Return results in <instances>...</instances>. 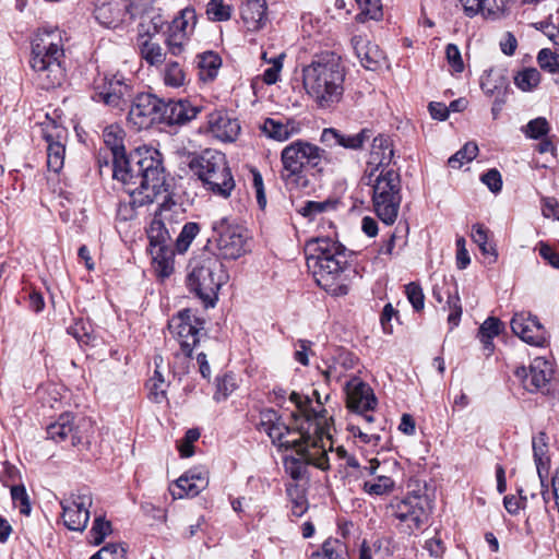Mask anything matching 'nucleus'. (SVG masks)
Masks as SVG:
<instances>
[{"mask_svg": "<svg viewBox=\"0 0 559 559\" xmlns=\"http://www.w3.org/2000/svg\"><path fill=\"white\" fill-rule=\"evenodd\" d=\"M534 461L542 486L548 476L549 456L547 455V435L540 431L532 442Z\"/></svg>", "mask_w": 559, "mask_h": 559, "instance_id": "72a5a7b5", "label": "nucleus"}, {"mask_svg": "<svg viewBox=\"0 0 559 559\" xmlns=\"http://www.w3.org/2000/svg\"><path fill=\"white\" fill-rule=\"evenodd\" d=\"M522 131L527 138L540 139L547 135L549 131V124L545 118L538 117L531 120L525 127H523Z\"/></svg>", "mask_w": 559, "mask_h": 559, "instance_id": "4d7b16f0", "label": "nucleus"}, {"mask_svg": "<svg viewBox=\"0 0 559 559\" xmlns=\"http://www.w3.org/2000/svg\"><path fill=\"white\" fill-rule=\"evenodd\" d=\"M507 8V0H481V15L486 19H499Z\"/></svg>", "mask_w": 559, "mask_h": 559, "instance_id": "680f3d73", "label": "nucleus"}, {"mask_svg": "<svg viewBox=\"0 0 559 559\" xmlns=\"http://www.w3.org/2000/svg\"><path fill=\"white\" fill-rule=\"evenodd\" d=\"M515 377L521 380L524 389L531 393L542 391L552 376L551 364L543 357H536L530 368L522 366L515 369Z\"/></svg>", "mask_w": 559, "mask_h": 559, "instance_id": "6ab92c4d", "label": "nucleus"}, {"mask_svg": "<svg viewBox=\"0 0 559 559\" xmlns=\"http://www.w3.org/2000/svg\"><path fill=\"white\" fill-rule=\"evenodd\" d=\"M147 388L150 391V399L155 403H162L166 400L167 383L163 374L154 371V376L148 380Z\"/></svg>", "mask_w": 559, "mask_h": 559, "instance_id": "864d4df0", "label": "nucleus"}, {"mask_svg": "<svg viewBox=\"0 0 559 559\" xmlns=\"http://www.w3.org/2000/svg\"><path fill=\"white\" fill-rule=\"evenodd\" d=\"M369 131L364 129L355 134H345L334 128H325L321 133V142L326 146H342L349 150L361 148L364 143L369 140Z\"/></svg>", "mask_w": 559, "mask_h": 559, "instance_id": "bb28decb", "label": "nucleus"}, {"mask_svg": "<svg viewBox=\"0 0 559 559\" xmlns=\"http://www.w3.org/2000/svg\"><path fill=\"white\" fill-rule=\"evenodd\" d=\"M124 130L119 124H110L103 130L104 144L110 152L112 176L116 180L130 181V179L133 178V174L138 173V164L134 160V155L140 152L153 151L157 154L158 162L163 163L162 154L154 147H138L127 156L124 148Z\"/></svg>", "mask_w": 559, "mask_h": 559, "instance_id": "9d476101", "label": "nucleus"}, {"mask_svg": "<svg viewBox=\"0 0 559 559\" xmlns=\"http://www.w3.org/2000/svg\"><path fill=\"white\" fill-rule=\"evenodd\" d=\"M136 16L140 19L136 39H146V37L153 38L165 24V20L159 10L144 8L141 0H139Z\"/></svg>", "mask_w": 559, "mask_h": 559, "instance_id": "c85d7f7f", "label": "nucleus"}, {"mask_svg": "<svg viewBox=\"0 0 559 559\" xmlns=\"http://www.w3.org/2000/svg\"><path fill=\"white\" fill-rule=\"evenodd\" d=\"M160 111L162 117L159 122L169 126L185 124L198 116L200 107L193 106L187 99L168 100L167 103L163 100Z\"/></svg>", "mask_w": 559, "mask_h": 559, "instance_id": "393cba45", "label": "nucleus"}, {"mask_svg": "<svg viewBox=\"0 0 559 559\" xmlns=\"http://www.w3.org/2000/svg\"><path fill=\"white\" fill-rule=\"evenodd\" d=\"M129 104L127 121L134 130L140 131L159 123L163 99L151 93H139L133 94Z\"/></svg>", "mask_w": 559, "mask_h": 559, "instance_id": "2eb2a0df", "label": "nucleus"}, {"mask_svg": "<svg viewBox=\"0 0 559 559\" xmlns=\"http://www.w3.org/2000/svg\"><path fill=\"white\" fill-rule=\"evenodd\" d=\"M237 388L234 374H225L217 379L216 392L214 399L216 401L226 400Z\"/></svg>", "mask_w": 559, "mask_h": 559, "instance_id": "13d9d810", "label": "nucleus"}, {"mask_svg": "<svg viewBox=\"0 0 559 559\" xmlns=\"http://www.w3.org/2000/svg\"><path fill=\"white\" fill-rule=\"evenodd\" d=\"M501 329L502 322L495 317H489L481 323L478 330V337L485 348L492 350V340L500 334Z\"/></svg>", "mask_w": 559, "mask_h": 559, "instance_id": "a19ab883", "label": "nucleus"}, {"mask_svg": "<svg viewBox=\"0 0 559 559\" xmlns=\"http://www.w3.org/2000/svg\"><path fill=\"white\" fill-rule=\"evenodd\" d=\"M405 294L415 311L419 312L425 307V295L419 284L412 282L405 286Z\"/></svg>", "mask_w": 559, "mask_h": 559, "instance_id": "052dcab7", "label": "nucleus"}, {"mask_svg": "<svg viewBox=\"0 0 559 559\" xmlns=\"http://www.w3.org/2000/svg\"><path fill=\"white\" fill-rule=\"evenodd\" d=\"M539 67L550 73L559 71V55L548 48L542 49L537 55Z\"/></svg>", "mask_w": 559, "mask_h": 559, "instance_id": "bf43d9fd", "label": "nucleus"}, {"mask_svg": "<svg viewBox=\"0 0 559 559\" xmlns=\"http://www.w3.org/2000/svg\"><path fill=\"white\" fill-rule=\"evenodd\" d=\"M138 173L130 181H120L129 200L119 204L117 216L120 221H130L136 216V209L151 204L163 192H166V176L163 163L153 151H143L134 155Z\"/></svg>", "mask_w": 559, "mask_h": 559, "instance_id": "7ed1b4c3", "label": "nucleus"}, {"mask_svg": "<svg viewBox=\"0 0 559 559\" xmlns=\"http://www.w3.org/2000/svg\"><path fill=\"white\" fill-rule=\"evenodd\" d=\"M93 503L92 492L88 488H79L64 497L61 501L62 521L70 531L83 532L90 520V508Z\"/></svg>", "mask_w": 559, "mask_h": 559, "instance_id": "4468645a", "label": "nucleus"}, {"mask_svg": "<svg viewBox=\"0 0 559 559\" xmlns=\"http://www.w3.org/2000/svg\"><path fill=\"white\" fill-rule=\"evenodd\" d=\"M514 82L520 90L524 92L532 91L539 84L540 73L535 68H527L518 73Z\"/></svg>", "mask_w": 559, "mask_h": 559, "instance_id": "603ef678", "label": "nucleus"}, {"mask_svg": "<svg viewBox=\"0 0 559 559\" xmlns=\"http://www.w3.org/2000/svg\"><path fill=\"white\" fill-rule=\"evenodd\" d=\"M373 175L368 176L373 212L382 223L393 225L402 202L401 176L393 168H382L374 179Z\"/></svg>", "mask_w": 559, "mask_h": 559, "instance_id": "6e6552de", "label": "nucleus"}, {"mask_svg": "<svg viewBox=\"0 0 559 559\" xmlns=\"http://www.w3.org/2000/svg\"><path fill=\"white\" fill-rule=\"evenodd\" d=\"M286 491L292 502V514L297 518L302 516L308 509V503L304 491L298 486H288Z\"/></svg>", "mask_w": 559, "mask_h": 559, "instance_id": "3c124183", "label": "nucleus"}, {"mask_svg": "<svg viewBox=\"0 0 559 559\" xmlns=\"http://www.w3.org/2000/svg\"><path fill=\"white\" fill-rule=\"evenodd\" d=\"M542 213L546 218H555L559 221V203L554 198H544L542 200Z\"/></svg>", "mask_w": 559, "mask_h": 559, "instance_id": "774afa93", "label": "nucleus"}, {"mask_svg": "<svg viewBox=\"0 0 559 559\" xmlns=\"http://www.w3.org/2000/svg\"><path fill=\"white\" fill-rule=\"evenodd\" d=\"M133 84L120 73H105L94 82L93 99L123 111L133 96Z\"/></svg>", "mask_w": 559, "mask_h": 559, "instance_id": "9b49d317", "label": "nucleus"}, {"mask_svg": "<svg viewBox=\"0 0 559 559\" xmlns=\"http://www.w3.org/2000/svg\"><path fill=\"white\" fill-rule=\"evenodd\" d=\"M227 278L223 263L216 258H206L190 262L187 285L206 307H213Z\"/></svg>", "mask_w": 559, "mask_h": 559, "instance_id": "1a4fd4ad", "label": "nucleus"}, {"mask_svg": "<svg viewBox=\"0 0 559 559\" xmlns=\"http://www.w3.org/2000/svg\"><path fill=\"white\" fill-rule=\"evenodd\" d=\"M190 41V36L167 28L165 44L167 51L175 57H181Z\"/></svg>", "mask_w": 559, "mask_h": 559, "instance_id": "79ce46f5", "label": "nucleus"}, {"mask_svg": "<svg viewBox=\"0 0 559 559\" xmlns=\"http://www.w3.org/2000/svg\"><path fill=\"white\" fill-rule=\"evenodd\" d=\"M307 266L316 283L332 296L349 292L350 265L346 248L329 237H318L306 243Z\"/></svg>", "mask_w": 559, "mask_h": 559, "instance_id": "f03ea898", "label": "nucleus"}, {"mask_svg": "<svg viewBox=\"0 0 559 559\" xmlns=\"http://www.w3.org/2000/svg\"><path fill=\"white\" fill-rule=\"evenodd\" d=\"M347 547L337 538L326 539L321 549L313 552L311 559H347Z\"/></svg>", "mask_w": 559, "mask_h": 559, "instance_id": "58836bf2", "label": "nucleus"}, {"mask_svg": "<svg viewBox=\"0 0 559 559\" xmlns=\"http://www.w3.org/2000/svg\"><path fill=\"white\" fill-rule=\"evenodd\" d=\"M41 131L47 143V166L49 170L59 173L64 163L66 147L62 140L66 131L55 123L47 124Z\"/></svg>", "mask_w": 559, "mask_h": 559, "instance_id": "4be33fe9", "label": "nucleus"}, {"mask_svg": "<svg viewBox=\"0 0 559 559\" xmlns=\"http://www.w3.org/2000/svg\"><path fill=\"white\" fill-rule=\"evenodd\" d=\"M210 133L222 142H234L240 133V123L226 110H215L207 117Z\"/></svg>", "mask_w": 559, "mask_h": 559, "instance_id": "5701e85b", "label": "nucleus"}, {"mask_svg": "<svg viewBox=\"0 0 559 559\" xmlns=\"http://www.w3.org/2000/svg\"><path fill=\"white\" fill-rule=\"evenodd\" d=\"M512 332L523 342L536 347L548 345L549 335L537 317L530 312L514 313L510 322Z\"/></svg>", "mask_w": 559, "mask_h": 559, "instance_id": "a211bd4d", "label": "nucleus"}, {"mask_svg": "<svg viewBox=\"0 0 559 559\" xmlns=\"http://www.w3.org/2000/svg\"><path fill=\"white\" fill-rule=\"evenodd\" d=\"M391 514L405 525L408 533L419 530L429 518L430 504L428 498L421 495H407L404 498L394 497L388 504Z\"/></svg>", "mask_w": 559, "mask_h": 559, "instance_id": "f8f14e48", "label": "nucleus"}, {"mask_svg": "<svg viewBox=\"0 0 559 559\" xmlns=\"http://www.w3.org/2000/svg\"><path fill=\"white\" fill-rule=\"evenodd\" d=\"M257 428L259 431L266 433L277 448L295 450V455L284 457L285 472L294 480L307 478L308 466L310 465L322 471L330 467L322 432L310 433L302 429L290 428L282 416L272 408L260 412Z\"/></svg>", "mask_w": 559, "mask_h": 559, "instance_id": "f257e3e1", "label": "nucleus"}, {"mask_svg": "<svg viewBox=\"0 0 559 559\" xmlns=\"http://www.w3.org/2000/svg\"><path fill=\"white\" fill-rule=\"evenodd\" d=\"M198 22V16L193 7H186L181 9L174 17L168 28L182 33L191 37Z\"/></svg>", "mask_w": 559, "mask_h": 559, "instance_id": "4c0bfd02", "label": "nucleus"}, {"mask_svg": "<svg viewBox=\"0 0 559 559\" xmlns=\"http://www.w3.org/2000/svg\"><path fill=\"white\" fill-rule=\"evenodd\" d=\"M47 435L55 442L70 440L73 447L81 443L83 439L80 426L75 424L74 416L71 413L61 414L56 421L48 425Z\"/></svg>", "mask_w": 559, "mask_h": 559, "instance_id": "b1692460", "label": "nucleus"}, {"mask_svg": "<svg viewBox=\"0 0 559 559\" xmlns=\"http://www.w3.org/2000/svg\"><path fill=\"white\" fill-rule=\"evenodd\" d=\"M198 66L202 72H206L207 78H214L222 63L221 57L213 51H205L199 55Z\"/></svg>", "mask_w": 559, "mask_h": 559, "instance_id": "6e6d98bb", "label": "nucleus"}, {"mask_svg": "<svg viewBox=\"0 0 559 559\" xmlns=\"http://www.w3.org/2000/svg\"><path fill=\"white\" fill-rule=\"evenodd\" d=\"M394 155L392 141L384 135L376 136L372 141L370 157L379 167L388 168Z\"/></svg>", "mask_w": 559, "mask_h": 559, "instance_id": "f704fd0d", "label": "nucleus"}, {"mask_svg": "<svg viewBox=\"0 0 559 559\" xmlns=\"http://www.w3.org/2000/svg\"><path fill=\"white\" fill-rule=\"evenodd\" d=\"M153 266L159 277H168L174 271V251L171 248L150 249Z\"/></svg>", "mask_w": 559, "mask_h": 559, "instance_id": "e433bc0d", "label": "nucleus"}, {"mask_svg": "<svg viewBox=\"0 0 559 559\" xmlns=\"http://www.w3.org/2000/svg\"><path fill=\"white\" fill-rule=\"evenodd\" d=\"M381 468L378 459H371L368 464L361 467L360 476H371L372 478L366 479L362 483V491L371 497L390 496L396 489V481L388 475L378 473Z\"/></svg>", "mask_w": 559, "mask_h": 559, "instance_id": "412c9836", "label": "nucleus"}, {"mask_svg": "<svg viewBox=\"0 0 559 559\" xmlns=\"http://www.w3.org/2000/svg\"><path fill=\"white\" fill-rule=\"evenodd\" d=\"M29 63L44 90L62 84L66 79V55L59 29H43L35 35Z\"/></svg>", "mask_w": 559, "mask_h": 559, "instance_id": "39448f33", "label": "nucleus"}, {"mask_svg": "<svg viewBox=\"0 0 559 559\" xmlns=\"http://www.w3.org/2000/svg\"><path fill=\"white\" fill-rule=\"evenodd\" d=\"M478 153V146L475 142H467L460 151L448 159L451 168L459 169L464 163L472 162Z\"/></svg>", "mask_w": 559, "mask_h": 559, "instance_id": "de8ad7c7", "label": "nucleus"}, {"mask_svg": "<svg viewBox=\"0 0 559 559\" xmlns=\"http://www.w3.org/2000/svg\"><path fill=\"white\" fill-rule=\"evenodd\" d=\"M345 71L341 58L334 53L317 56L302 68V85L307 95L320 109H331L344 94Z\"/></svg>", "mask_w": 559, "mask_h": 559, "instance_id": "20e7f679", "label": "nucleus"}, {"mask_svg": "<svg viewBox=\"0 0 559 559\" xmlns=\"http://www.w3.org/2000/svg\"><path fill=\"white\" fill-rule=\"evenodd\" d=\"M187 479L192 483V492L200 493L209 485L207 472L203 468H192L180 476V484H186Z\"/></svg>", "mask_w": 559, "mask_h": 559, "instance_id": "09e8293b", "label": "nucleus"}, {"mask_svg": "<svg viewBox=\"0 0 559 559\" xmlns=\"http://www.w3.org/2000/svg\"><path fill=\"white\" fill-rule=\"evenodd\" d=\"M240 15L247 31L262 29L269 21L266 1L247 0L240 8Z\"/></svg>", "mask_w": 559, "mask_h": 559, "instance_id": "cd10ccee", "label": "nucleus"}, {"mask_svg": "<svg viewBox=\"0 0 559 559\" xmlns=\"http://www.w3.org/2000/svg\"><path fill=\"white\" fill-rule=\"evenodd\" d=\"M352 46L361 64L368 70H376L383 58L382 51L360 35L352 38Z\"/></svg>", "mask_w": 559, "mask_h": 559, "instance_id": "7c9ffc66", "label": "nucleus"}, {"mask_svg": "<svg viewBox=\"0 0 559 559\" xmlns=\"http://www.w3.org/2000/svg\"><path fill=\"white\" fill-rule=\"evenodd\" d=\"M358 358L347 350H340L332 360V364L328 366L325 370V377L340 381L346 376V372L356 368Z\"/></svg>", "mask_w": 559, "mask_h": 559, "instance_id": "473e14b6", "label": "nucleus"}, {"mask_svg": "<svg viewBox=\"0 0 559 559\" xmlns=\"http://www.w3.org/2000/svg\"><path fill=\"white\" fill-rule=\"evenodd\" d=\"M233 8L225 0H210L205 13L212 22H225L231 17Z\"/></svg>", "mask_w": 559, "mask_h": 559, "instance_id": "49530a36", "label": "nucleus"}, {"mask_svg": "<svg viewBox=\"0 0 559 559\" xmlns=\"http://www.w3.org/2000/svg\"><path fill=\"white\" fill-rule=\"evenodd\" d=\"M5 487L10 489L12 507L19 509L21 514L29 515L32 506L25 486L22 483H8Z\"/></svg>", "mask_w": 559, "mask_h": 559, "instance_id": "ea45409f", "label": "nucleus"}, {"mask_svg": "<svg viewBox=\"0 0 559 559\" xmlns=\"http://www.w3.org/2000/svg\"><path fill=\"white\" fill-rule=\"evenodd\" d=\"M189 167L205 190L223 199L231 195L236 182L224 153L205 150L190 160Z\"/></svg>", "mask_w": 559, "mask_h": 559, "instance_id": "0eeeda50", "label": "nucleus"}, {"mask_svg": "<svg viewBox=\"0 0 559 559\" xmlns=\"http://www.w3.org/2000/svg\"><path fill=\"white\" fill-rule=\"evenodd\" d=\"M212 239L224 259L236 260L247 252V235L243 227L223 217L212 225Z\"/></svg>", "mask_w": 559, "mask_h": 559, "instance_id": "ddd939ff", "label": "nucleus"}, {"mask_svg": "<svg viewBox=\"0 0 559 559\" xmlns=\"http://www.w3.org/2000/svg\"><path fill=\"white\" fill-rule=\"evenodd\" d=\"M90 559H126V549L120 544L110 543L102 547Z\"/></svg>", "mask_w": 559, "mask_h": 559, "instance_id": "e2e57ef3", "label": "nucleus"}, {"mask_svg": "<svg viewBox=\"0 0 559 559\" xmlns=\"http://www.w3.org/2000/svg\"><path fill=\"white\" fill-rule=\"evenodd\" d=\"M313 395L317 397L319 409L312 406V402L308 396L300 395L299 393L293 392L289 400L296 404L298 411L309 423V426H313V432H322L326 411L322 407L318 391L314 390Z\"/></svg>", "mask_w": 559, "mask_h": 559, "instance_id": "a878e982", "label": "nucleus"}, {"mask_svg": "<svg viewBox=\"0 0 559 559\" xmlns=\"http://www.w3.org/2000/svg\"><path fill=\"white\" fill-rule=\"evenodd\" d=\"M445 285V282H443L441 286L439 284L433 285L432 297L437 300V302L442 304L443 297L447 295V308L450 312L448 316V323L450 325V330H453L460 324L463 310L457 288L455 287L453 293H451L450 289H447V292L443 293Z\"/></svg>", "mask_w": 559, "mask_h": 559, "instance_id": "2f4dec72", "label": "nucleus"}, {"mask_svg": "<svg viewBox=\"0 0 559 559\" xmlns=\"http://www.w3.org/2000/svg\"><path fill=\"white\" fill-rule=\"evenodd\" d=\"M347 407L357 414L367 413L377 406V397L370 385L357 377H352L344 386Z\"/></svg>", "mask_w": 559, "mask_h": 559, "instance_id": "aec40b11", "label": "nucleus"}, {"mask_svg": "<svg viewBox=\"0 0 559 559\" xmlns=\"http://www.w3.org/2000/svg\"><path fill=\"white\" fill-rule=\"evenodd\" d=\"M163 81L166 86L178 88L186 83V73L178 61L166 63L163 71Z\"/></svg>", "mask_w": 559, "mask_h": 559, "instance_id": "c03bdc74", "label": "nucleus"}, {"mask_svg": "<svg viewBox=\"0 0 559 559\" xmlns=\"http://www.w3.org/2000/svg\"><path fill=\"white\" fill-rule=\"evenodd\" d=\"M285 58V53L281 52L275 57L267 58V52H262V59L270 63V67L264 70L262 74L263 82L267 85L275 84L280 80V74L283 69V60Z\"/></svg>", "mask_w": 559, "mask_h": 559, "instance_id": "37998d69", "label": "nucleus"}, {"mask_svg": "<svg viewBox=\"0 0 559 559\" xmlns=\"http://www.w3.org/2000/svg\"><path fill=\"white\" fill-rule=\"evenodd\" d=\"M150 249H156L159 247L170 248V235L165 228L163 222L154 219L148 230Z\"/></svg>", "mask_w": 559, "mask_h": 559, "instance_id": "a18cd8bd", "label": "nucleus"}, {"mask_svg": "<svg viewBox=\"0 0 559 559\" xmlns=\"http://www.w3.org/2000/svg\"><path fill=\"white\" fill-rule=\"evenodd\" d=\"M170 333L180 344L182 353L190 357L193 348L200 341L204 321L198 318L190 309L180 311L168 322Z\"/></svg>", "mask_w": 559, "mask_h": 559, "instance_id": "dca6fc26", "label": "nucleus"}, {"mask_svg": "<svg viewBox=\"0 0 559 559\" xmlns=\"http://www.w3.org/2000/svg\"><path fill=\"white\" fill-rule=\"evenodd\" d=\"M445 57L449 66L454 72L461 73L464 70V62L459 47L454 44H448L445 47Z\"/></svg>", "mask_w": 559, "mask_h": 559, "instance_id": "0e129e2a", "label": "nucleus"}, {"mask_svg": "<svg viewBox=\"0 0 559 559\" xmlns=\"http://www.w3.org/2000/svg\"><path fill=\"white\" fill-rule=\"evenodd\" d=\"M139 0H99L94 10L96 21L108 28H116L136 17Z\"/></svg>", "mask_w": 559, "mask_h": 559, "instance_id": "f3484780", "label": "nucleus"}, {"mask_svg": "<svg viewBox=\"0 0 559 559\" xmlns=\"http://www.w3.org/2000/svg\"><path fill=\"white\" fill-rule=\"evenodd\" d=\"M111 532V523L103 516H96L90 531L91 543L102 544Z\"/></svg>", "mask_w": 559, "mask_h": 559, "instance_id": "5fc2aeb1", "label": "nucleus"}, {"mask_svg": "<svg viewBox=\"0 0 559 559\" xmlns=\"http://www.w3.org/2000/svg\"><path fill=\"white\" fill-rule=\"evenodd\" d=\"M325 151L308 141L297 140L282 150L281 178L289 190H302L309 186L308 167L322 169Z\"/></svg>", "mask_w": 559, "mask_h": 559, "instance_id": "423d86ee", "label": "nucleus"}, {"mask_svg": "<svg viewBox=\"0 0 559 559\" xmlns=\"http://www.w3.org/2000/svg\"><path fill=\"white\" fill-rule=\"evenodd\" d=\"M261 130L267 138L278 142H284L300 132V123L288 118H266L261 124Z\"/></svg>", "mask_w": 559, "mask_h": 559, "instance_id": "c756f323", "label": "nucleus"}, {"mask_svg": "<svg viewBox=\"0 0 559 559\" xmlns=\"http://www.w3.org/2000/svg\"><path fill=\"white\" fill-rule=\"evenodd\" d=\"M481 181L488 187V189L497 193L502 189L501 175L497 169H489L481 176Z\"/></svg>", "mask_w": 559, "mask_h": 559, "instance_id": "338daca9", "label": "nucleus"}, {"mask_svg": "<svg viewBox=\"0 0 559 559\" xmlns=\"http://www.w3.org/2000/svg\"><path fill=\"white\" fill-rule=\"evenodd\" d=\"M362 13L372 20H379L382 16V5L380 0H356Z\"/></svg>", "mask_w": 559, "mask_h": 559, "instance_id": "69168bd1", "label": "nucleus"}, {"mask_svg": "<svg viewBox=\"0 0 559 559\" xmlns=\"http://www.w3.org/2000/svg\"><path fill=\"white\" fill-rule=\"evenodd\" d=\"M200 231V226L197 223L189 222L183 225L179 236L176 240V250L178 253H185L193 239L197 237V235Z\"/></svg>", "mask_w": 559, "mask_h": 559, "instance_id": "8fccbe9b", "label": "nucleus"}, {"mask_svg": "<svg viewBox=\"0 0 559 559\" xmlns=\"http://www.w3.org/2000/svg\"><path fill=\"white\" fill-rule=\"evenodd\" d=\"M140 56L145 62L153 67L160 66L166 59V52L163 47L154 41L153 38L136 39Z\"/></svg>", "mask_w": 559, "mask_h": 559, "instance_id": "c9c22d12", "label": "nucleus"}]
</instances>
